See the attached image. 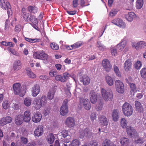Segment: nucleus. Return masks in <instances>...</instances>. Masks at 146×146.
<instances>
[{
  "mask_svg": "<svg viewBox=\"0 0 146 146\" xmlns=\"http://www.w3.org/2000/svg\"><path fill=\"white\" fill-rule=\"evenodd\" d=\"M123 112L127 117L131 116L133 113V110L132 106L127 103H125L122 106Z\"/></svg>",
  "mask_w": 146,
  "mask_h": 146,
  "instance_id": "7ed1b4c3",
  "label": "nucleus"
},
{
  "mask_svg": "<svg viewBox=\"0 0 146 146\" xmlns=\"http://www.w3.org/2000/svg\"><path fill=\"white\" fill-rule=\"evenodd\" d=\"M136 15L133 12H130L128 14L125 15V17L126 19L129 21L131 22L133 20L136 18Z\"/></svg>",
  "mask_w": 146,
  "mask_h": 146,
  "instance_id": "6ab92c4d",
  "label": "nucleus"
},
{
  "mask_svg": "<svg viewBox=\"0 0 146 146\" xmlns=\"http://www.w3.org/2000/svg\"><path fill=\"white\" fill-rule=\"evenodd\" d=\"M130 88V93L132 96H133L137 92V89L136 87L135 84L133 83H129Z\"/></svg>",
  "mask_w": 146,
  "mask_h": 146,
  "instance_id": "aec40b11",
  "label": "nucleus"
},
{
  "mask_svg": "<svg viewBox=\"0 0 146 146\" xmlns=\"http://www.w3.org/2000/svg\"><path fill=\"white\" fill-rule=\"evenodd\" d=\"M62 77L63 76H62L61 75H56L55 76V79L58 81H60L62 82H64L62 80Z\"/></svg>",
  "mask_w": 146,
  "mask_h": 146,
  "instance_id": "0e129e2a",
  "label": "nucleus"
},
{
  "mask_svg": "<svg viewBox=\"0 0 146 146\" xmlns=\"http://www.w3.org/2000/svg\"><path fill=\"white\" fill-rule=\"evenodd\" d=\"M121 125L123 128H125L127 125V122L124 118H122L121 119Z\"/></svg>",
  "mask_w": 146,
  "mask_h": 146,
  "instance_id": "37998d69",
  "label": "nucleus"
},
{
  "mask_svg": "<svg viewBox=\"0 0 146 146\" xmlns=\"http://www.w3.org/2000/svg\"><path fill=\"white\" fill-rule=\"evenodd\" d=\"M0 6L3 9H7V13L9 17L12 15V11L11 9V6L8 2H5L4 0H0Z\"/></svg>",
  "mask_w": 146,
  "mask_h": 146,
  "instance_id": "20e7f679",
  "label": "nucleus"
},
{
  "mask_svg": "<svg viewBox=\"0 0 146 146\" xmlns=\"http://www.w3.org/2000/svg\"><path fill=\"white\" fill-rule=\"evenodd\" d=\"M78 0H73V7L74 8L77 7L78 5Z\"/></svg>",
  "mask_w": 146,
  "mask_h": 146,
  "instance_id": "774afa93",
  "label": "nucleus"
},
{
  "mask_svg": "<svg viewBox=\"0 0 146 146\" xmlns=\"http://www.w3.org/2000/svg\"><path fill=\"white\" fill-rule=\"evenodd\" d=\"M65 123L66 125L70 128L74 127L75 125L74 120L71 117H68L66 120Z\"/></svg>",
  "mask_w": 146,
  "mask_h": 146,
  "instance_id": "ddd939ff",
  "label": "nucleus"
},
{
  "mask_svg": "<svg viewBox=\"0 0 146 146\" xmlns=\"http://www.w3.org/2000/svg\"><path fill=\"white\" fill-rule=\"evenodd\" d=\"M80 143L77 139L73 140L70 143V146H79Z\"/></svg>",
  "mask_w": 146,
  "mask_h": 146,
  "instance_id": "a19ab883",
  "label": "nucleus"
},
{
  "mask_svg": "<svg viewBox=\"0 0 146 146\" xmlns=\"http://www.w3.org/2000/svg\"><path fill=\"white\" fill-rule=\"evenodd\" d=\"M101 92L103 98L105 100L110 101L112 99L113 95L112 92L111 90L106 91L105 89L102 88Z\"/></svg>",
  "mask_w": 146,
  "mask_h": 146,
  "instance_id": "39448f33",
  "label": "nucleus"
},
{
  "mask_svg": "<svg viewBox=\"0 0 146 146\" xmlns=\"http://www.w3.org/2000/svg\"><path fill=\"white\" fill-rule=\"evenodd\" d=\"M21 27L20 25H16L15 29V31L17 33L21 31Z\"/></svg>",
  "mask_w": 146,
  "mask_h": 146,
  "instance_id": "338daca9",
  "label": "nucleus"
},
{
  "mask_svg": "<svg viewBox=\"0 0 146 146\" xmlns=\"http://www.w3.org/2000/svg\"><path fill=\"white\" fill-rule=\"evenodd\" d=\"M49 75L51 77H55L57 75V72L56 71L51 70L49 73Z\"/></svg>",
  "mask_w": 146,
  "mask_h": 146,
  "instance_id": "052dcab7",
  "label": "nucleus"
},
{
  "mask_svg": "<svg viewBox=\"0 0 146 146\" xmlns=\"http://www.w3.org/2000/svg\"><path fill=\"white\" fill-rule=\"evenodd\" d=\"M27 73L28 76L31 78H34L36 77V75L32 72L31 70H27Z\"/></svg>",
  "mask_w": 146,
  "mask_h": 146,
  "instance_id": "ea45409f",
  "label": "nucleus"
},
{
  "mask_svg": "<svg viewBox=\"0 0 146 146\" xmlns=\"http://www.w3.org/2000/svg\"><path fill=\"white\" fill-rule=\"evenodd\" d=\"M61 135L63 137L65 138L68 135V130H63L61 132Z\"/></svg>",
  "mask_w": 146,
  "mask_h": 146,
  "instance_id": "864d4df0",
  "label": "nucleus"
},
{
  "mask_svg": "<svg viewBox=\"0 0 146 146\" xmlns=\"http://www.w3.org/2000/svg\"><path fill=\"white\" fill-rule=\"evenodd\" d=\"M80 81L82 82L84 85H87L89 84L90 81L89 77L86 75H84L81 76L80 78Z\"/></svg>",
  "mask_w": 146,
  "mask_h": 146,
  "instance_id": "4468645a",
  "label": "nucleus"
},
{
  "mask_svg": "<svg viewBox=\"0 0 146 146\" xmlns=\"http://www.w3.org/2000/svg\"><path fill=\"white\" fill-rule=\"evenodd\" d=\"M2 106L5 109H7L9 106V102L7 100L4 101L3 103Z\"/></svg>",
  "mask_w": 146,
  "mask_h": 146,
  "instance_id": "49530a36",
  "label": "nucleus"
},
{
  "mask_svg": "<svg viewBox=\"0 0 146 146\" xmlns=\"http://www.w3.org/2000/svg\"><path fill=\"white\" fill-rule=\"evenodd\" d=\"M112 117L113 120L115 121H117L118 120V112L117 110H114L113 112Z\"/></svg>",
  "mask_w": 146,
  "mask_h": 146,
  "instance_id": "c9c22d12",
  "label": "nucleus"
},
{
  "mask_svg": "<svg viewBox=\"0 0 146 146\" xmlns=\"http://www.w3.org/2000/svg\"><path fill=\"white\" fill-rule=\"evenodd\" d=\"M68 100L67 99L65 100L63 102L62 105L60 108V114L64 116L66 115L68 112Z\"/></svg>",
  "mask_w": 146,
  "mask_h": 146,
  "instance_id": "423d86ee",
  "label": "nucleus"
},
{
  "mask_svg": "<svg viewBox=\"0 0 146 146\" xmlns=\"http://www.w3.org/2000/svg\"><path fill=\"white\" fill-rule=\"evenodd\" d=\"M34 56L36 59L41 60H46L48 58L47 55L43 51L35 52Z\"/></svg>",
  "mask_w": 146,
  "mask_h": 146,
  "instance_id": "0eeeda50",
  "label": "nucleus"
},
{
  "mask_svg": "<svg viewBox=\"0 0 146 146\" xmlns=\"http://www.w3.org/2000/svg\"><path fill=\"white\" fill-rule=\"evenodd\" d=\"M7 50L10 52L12 54L16 56L17 55V52L16 51L14 48H7Z\"/></svg>",
  "mask_w": 146,
  "mask_h": 146,
  "instance_id": "4d7b16f0",
  "label": "nucleus"
},
{
  "mask_svg": "<svg viewBox=\"0 0 146 146\" xmlns=\"http://www.w3.org/2000/svg\"><path fill=\"white\" fill-rule=\"evenodd\" d=\"M23 121L26 122H29L31 120V112L29 110L25 111L24 113Z\"/></svg>",
  "mask_w": 146,
  "mask_h": 146,
  "instance_id": "f3484780",
  "label": "nucleus"
},
{
  "mask_svg": "<svg viewBox=\"0 0 146 146\" xmlns=\"http://www.w3.org/2000/svg\"><path fill=\"white\" fill-rule=\"evenodd\" d=\"M55 93V91L53 89H50L47 94V98L49 100H52L54 97Z\"/></svg>",
  "mask_w": 146,
  "mask_h": 146,
  "instance_id": "393cba45",
  "label": "nucleus"
},
{
  "mask_svg": "<svg viewBox=\"0 0 146 146\" xmlns=\"http://www.w3.org/2000/svg\"><path fill=\"white\" fill-rule=\"evenodd\" d=\"M83 42L82 41H79L74 43L72 45L74 48H76L80 47L83 45Z\"/></svg>",
  "mask_w": 146,
  "mask_h": 146,
  "instance_id": "a18cd8bd",
  "label": "nucleus"
},
{
  "mask_svg": "<svg viewBox=\"0 0 146 146\" xmlns=\"http://www.w3.org/2000/svg\"><path fill=\"white\" fill-rule=\"evenodd\" d=\"M12 120V118L9 116L3 117L0 120V125L4 126L7 123H10Z\"/></svg>",
  "mask_w": 146,
  "mask_h": 146,
  "instance_id": "f8f14e48",
  "label": "nucleus"
},
{
  "mask_svg": "<svg viewBox=\"0 0 146 146\" xmlns=\"http://www.w3.org/2000/svg\"><path fill=\"white\" fill-rule=\"evenodd\" d=\"M106 80L109 85L111 86L113 85V80L111 76H107L106 77Z\"/></svg>",
  "mask_w": 146,
  "mask_h": 146,
  "instance_id": "473e14b6",
  "label": "nucleus"
},
{
  "mask_svg": "<svg viewBox=\"0 0 146 146\" xmlns=\"http://www.w3.org/2000/svg\"><path fill=\"white\" fill-rule=\"evenodd\" d=\"M126 131L129 135L132 136L135 134L136 133L133 128L130 126H128L127 127Z\"/></svg>",
  "mask_w": 146,
  "mask_h": 146,
  "instance_id": "b1692460",
  "label": "nucleus"
},
{
  "mask_svg": "<svg viewBox=\"0 0 146 146\" xmlns=\"http://www.w3.org/2000/svg\"><path fill=\"white\" fill-rule=\"evenodd\" d=\"M50 46L51 48L53 50H56L59 49L58 45L55 42L51 43Z\"/></svg>",
  "mask_w": 146,
  "mask_h": 146,
  "instance_id": "79ce46f5",
  "label": "nucleus"
},
{
  "mask_svg": "<svg viewBox=\"0 0 146 146\" xmlns=\"http://www.w3.org/2000/svg\"><path fill=\"white\" fill-rule=\"evenodd\" d=\"M88 146H98V143L95 140H92L90 142Z\"/></svg>",
  "mask_w": 146,
  "mask_h": 146,
  "instance_id": "6e6d98bb",
  "label": "nucleus"
},
{
  "mask_svg": "<svg viewBox=\"0 0 146 146\" xmlns=\"http://www.w3.org/2000/svg\"><path fill=\"white\" fill-rule=\"evenodd\" d=\"M79 101L81 104H82L83 106L85 105L90 102L87 98L84 99L83 98H80L79 99Z\"/></svg>",
  "mask_w": 146,
  "mask_h": 146,
  "instance_id": "58836bf2",
  "label": "nucleus"
},
{
  "mask_svg": "<svg viewBox=\"0 0 146 146\" xmlns=\"http://www.w3.org/2000/svg\"><path fill=\"white\" fill-rule=\"evenodd\" d=\"M120 143L122 146H129V139L126 138H123L121 139Z\"/></svg>",
  "mask_w": 146,
  "mask_h": 146,
  "instance_id": "bb28decb",
  "label": "nucleus"
},
{
  "mask_svg": "<svg viewBox=\"0 0 146 146\" xmlns=\"http://www.w3.org/2000/svg\"><path fill=\"white\" fill-rule=\"evenodd\" d=\"M47 103L46 96L44 95H42L40 99L38 97L36 98L33 101V105L34 108L38 110H39L42 107L45 106Z\"/></svg>",
  "mask_w": 146,
  "mask_h": 146,
  "instance_id": "f257e3e1",
  "label": "nucleus"
},
{
  "mask_svg": "<svg viewBox=\"0 0 146 146\" xmlns=\"http://www.w3.org/2000/svg\"><path fill=\"white\" fill-rule=\"evenodd\" d=\"M43 133V126H39L36 129L34 132V133L36 136L39 137Z\"/></svg>",
  "mask_w": 146,
  "mask_h": 146,
  "instance_id": "a211bd4d",
  "label": "nucleus"
},
{
  "mask_svg": "<svg viewBox=\"0 0 146 146\" xmlns=\"http://www.w3.org/2000/svg\"><path fill=\"white\" fill-rule=\"evenodd\" d=\"M85 134L86 133L84 132V130H80L79 131V134L81 138H83Z\"/></svg>",
  "mask_w": 146,
  "mask_h": 146,
  "instance_id": "680f3d73",
  "label": "nucleus"
},
{
  "mask_svg": "<svg viewBox=\"0 0 146 146\" xmlns=\"http://www.w3.org/2000/svg\"><path fill=\"white\" fill-rule=\"evenodd\" d=\"M28 10L31 13H36L38 11L37 8L35 6H30L28 7Z\"/></svg>",
  "mask_w": 146,
  "mask_h": 146,
  "instance_id": "c756f323",
  "label": "nucleus"
},
{
  "mask_svg": "<svg viewBox=\"0 0 146 146\" xmlns=\"http://www.w3.org/2000/svg\"><path fill=\"white\" fill-rule=\"evenodd\" d=\"M48 141L50 144L52 143L54 140V137L52 134H50L47 138Z\"/></svg>",
  "mask_w": 146,
  "mask_h": 146,
  "instance_id": "e433bc0d",
  "label": "nucleus"
},
{
  "mask_svg": "<svg viewBox=\"0 0 146 146\" xmlns=\"http://www.w3.org/2000/svg\"><path fill=\"white\" fill-rule=\"evenodd\" d=\"M124 91V85L121 82L119 81V93L123 94Z\"/></svg>",
  "mask_w": 146,
  "mask_h": 146,
  "instance_id": "c03bdc74",
  "label": "nucleus"
},
{
  "mask_svg": "<svg viewBox=\"0 0 146 146\" xmlns=\"http://www.w3.org/2000/svg\"><path fill=\"white\" fill-rule=\"evenodd\" d=\"M9 21L8 19H7L5 23V28L4 30L5 32H6L9 30Z\"/></svg>",
  "mask_w": 146,
  "mask_h": 146,
  "instance_id": "3c124183",
  "label": "nucleus"
},
{
  "mask_svg": "<svg viewBox=\"0 0 146 146\" xmlns=\"http://www.w3.org/2000/svg\"><path fill=\"white\" fill-rule=\"evenodd\" d=\"M146 141L144 137L139 138L134 141V143L136 145H140L142 144Z\"/></svg>",
  "mask_w": 146,
  "mask_h": 146,
  "instance_id": "c85d7f7f",
  "label": "nucleus"
},
{
  "mask_svg": "<svg viewBox=\"0 0 146 146\" xmlns=\"http://www.w3.org/2000/svg\"><path fill=\"white\" fill-rule=\"evenodd\" d=\"M63 77H62V81L63 82H65L67 80L68 78L70 77L73 78L74 80L75 81V78L69 74L67 72H65L63 74Z\"/></svg>",
  "mask_w": 146,
  "mask_h": 146,
  "instance_id": "cd10ccee",
  "label": "nucleus"
},
{
  "mask_svg": "<svg viewBox=\"0 0 146 146\" xmlns=\"http://www.w3.org/2000/svg\"><path fill=\"white\" fill-rule=\"evenodd\" d=\"M102 107L103 104L102 103H100L96 105V109L98 111L100 110H102Z\"/></svg>",
  "mask_w": 146,
  "mask_h": 146,
  "instance_id": "e2e57ef3",
  "label": "nucleus"
},
{
  "mask_svg": "<svg viewBox=\"0 0 146 146\" xmlns=\"http://www.w3.org/2000/svg\"><path fill=\"white\" fill-rule=\"evenodd\" d=\"M84 131L86 133V136H90L91 133L90 130L88 128H86L84 130Z\"/></svg>",
  "mask_w": 146,
  "mask_h": 146,
  "instance_id": "bf43d9fd",
  "label": "nucleus"
},
{
  "mask_svg": "<svg viewBox=\"0 0 146 146\" xmlns=\"http://www.w3.org/2000/svg\"><path fill=\"white\" fill-rule=\"evenodd\" d=\"M102 65L105 70L107 72H109L111 69L112 66L110 61L106 59H104L103 60Z\"/></svg>",
  "mask_w": 146,
  "mask_h": 146,
  "instance_id": "6e6552de",
  "label": "nucleus"
},
{
  "mask_svg": "<svg viewBox=\"0 0 146 146\" xmlns=\"http://www.w3.org/2000/svg\"><path fill=\"white\" fill-rule=\"evenodd\" d=\"M20 83H16L13 85V88L15 94L19 95L21 97H23L26 92V86H25L24 89H22Z\"/></svg>",
  "mask_w": 146,
  "mask_h": 146,
  "instance_id": "f03ea898",
  "label": "nucleus"
},
{
  "mask_svg": "<svg viewBox=\"0 0 146 146\" xmlns=\"http://www.w3.org/2000/svg\"><path fill=\"white\" fill-rule=\"evenodd\" d=\"M132 63L130 60H127L125 62L123 65L124 68L125 70L128 71L131 69Z\"/></svg>",
  "mask_w": 146,
  "mask_h": 146,
  "instance_id": "dca6fc26",
  "label": "nucleus"
},
{
  "mask_svg": "<svg viewBox=\"0 0 146 146\" xmlns=\"http://www.w3.org/2000/svg\"><path fill=\"white\" fill-rule=\"evenodd\" d=\"M31 98L30 97H27L24 100V103L26 106L29 107L31 105Z\"/></svg>",
  "mask_w": 146,
  "mask_h": 146,
  "instance_id": "2f4dec72",
  "label": "nucleus"
},
{
  "mask_svg": "<svg viewBox=\"0 0 146 146\" xmlns=\"http://www.w3.org/2000/svg\"><path fill=\"white\" fill-rule=\"evenodd\" d=\"M21 63L19 60H16L14 62L13 67L14 70H18L21 69Z\"/></svg>",
  "mask_w": 146,
  "mask_h": 146,
  "instance_id": "412c9836",
  "label": "nucleus"
},
{
  "mask_svg": "<svg viewBox=\"0 0 146 146\" xmlns=\"http://www.w3.org/2000/svg\"><path fill=\"white\" fill-rule=\"evenodd\" d=\"M100 124L104 126H107L108 124V122L106 117L102 115L99 118Z\"/></svg>",
  "mask_w": 146,
  "mask_h": 146,
  "instance_id": "4be33fe9",
  "label": "nucleus"
},
{
  "mask_svg": "<svg viewBox=\"0 0 146 146\" xmlns=\"http://www.w3.org/2000/svg\"><path fill=\"white\" fill-rule=\"evenodd\" d=\"M42 118V115L39 112H36L34 113L32 117V120L35 123H37L40 121Z\"/></svg>",
  "mask_w": 146,
  "mask_h": 146,
  "instance_id": "9b49d317",
  "label": "nucleus"
},
{
  "mask_svg": "<svg viewBox=\"0 0 146 146\" xmlns=\"http://www.w3.org/2000/svg\"><path fill=\"white\" fill-rule=\"evenodd\" d=\"M132 46L135 47L137 50L140 48H144L146 47V42L143 41H140L137 43L132 42Z\"/></svg>",
  "mask_w": 146,
  "mask_h": 146,
  "instance_id": "1a4fd4ad",
  "label": "nucleus"
},
{
  "mask_svg": "<svg viewBox=\"0 0 146 146\" xmlns=\"http://www.w3.org/2000/svg\"><path fill=\"white\" fill-rule=\"evenodd\" d=\"M126 43V40H122L120 43V44L119 45V48H120L121 50L123 49L125 46Z\"/></svg>",
  "mask_w": 146,
  "mask_h": 146,
  "instance_id": "5fc2aeb1",
  "label": "nucleus"
},
{
  "mask_svg": "<svg viewBox=\"0 0 146 146\" xmlns=\"http://www.w3.org/2000/svg\"><path fill=\"white\" fill-rule=\"evenodd\" d=\"M143 4V0H137L136 2V7L137 9H140L142 7Z\"/></svg>",
  "mask_w": 146,
  "mask_h": 146,
  "instance_id": "72a5a7b5",
  "label": "nucleus"
},
{
  "mask_svg": "<svg viewBox=\"0 0 146 146\" xmlns=\"http://www.w3.org/2000/svg\"><path fill=\"white\" fill-rule=\"evenodd\" d=\"M118 9H113L111 10L109 13L110 16L113 17L115 16L118 12Z\"/></svg>",
  "mask_w": 146,
  "mask_h": 146,
  "instance_id": "8fccbe9b",
  "label": "nucleus"
},
{
  "mask_svg": "<svg viewBox=\"0 0 146 146\" xmlns=\"http://www.w3.org/2000/svg\"><path fill=\"white\" fill-rule=\"evenodd\" d=\"M23 122V117L21 115L16 116L15 117V122L17 125H20Z\"/></svg>",
  "mask_w": 146,
  "mask_h": 146,
  "instance_id": "5701e85b",
  "label": "nucleus"
},
{
  "mask_svg": "<svg viewBox=\"0 0 146 146\" xmlns=\"http://www.w3.org/2000/svg\"><path fill=\"white\" fill-rule=\"evenodd\" d=\"M90 100L92 104L95 103L97 100V96L94 90L91 91L90 93Z\"/></svg>",
  "mask_w": 146,
  "mask_h": 146,
  "instance_id": "2eb2a0df",
  "label": "nucleus"
},
{
  "mask_svg": "<svg viewBox=\"0 0 146 146\" xmlns=\"http://www.w3.org/2000/svg\"><path fill=\"white\" fill-rule=\"evenodd\" d=\"M141 77L144 80H146V68H142L140 71Z\"/></svg>",
  "mask_w": 146,
  "mask_h": 146,
  "instance_id": "f704fd0d",
  "label": "nucleus"
},
{
  "mask_svg": "<svg viewBox=\"0 0 146 146\" xmlns=\"http://www.w3.org/2000/svg\"><path fill=\"white\" fill-rule=\"evenodd\" d=\"M40 91V85L36 84L33 86L31 89V94L34 97H35L39 94Z\"/></svg>",
  "mask_w": 146,
  "mask_h": 146,
  "instance_id": "9d476101",
  "label": "nucleus"
},
{
  "mask_svg": "<svg viewBox=\"0 0 146 146\" xmlns=\"http://www.w3.org/2000/svg\"><path fill=\"white\" fill-rule=\"evenodd\" d=\"M135 105L136 110L141 112L143 111V108L141 103L137 101L135 102Z\"/></svg>",
  "mask_w": 146,
  "mask_h": 146,
  "instance_id": "a878e982",
  "label": "nucleus"
},
{
  "mask_svg": "<svg viewBox=\"0 0 146 146\" xmlns=\"http://www.w3.org/2000/svg\"><path fill=\"white\" fill-rule=\"evenodd\" d=\"M126 24L122 20L119 19V28L124 29L125 27Z\"/></svg>",
  "mask_w": 146,
  "mask_h": 146,
  "instance_id": "603ef678",
  "label": "nucleus"
},
{
  "mask_svg": "<svg viewBox=\"0 0 146 146\" xmlns=\"http://www.w3.org/2000/svg\"><path fill=\"white\" fill-rule=\"evenodd\" d=\"M30 19H31V20L30 21L33 24L36 25L37 23V19L34 15L30 14Z\"/></svg>",
  "mask_w": 146,
  "mask_h": 146,
  "instance_id": "de8ad7c7",
  "label": "nucleus"
},
{
  "mask_svg": "<svg viewBox=\"0 0 146 146\" xmlns=\"http://www.w3.org/2000/svg\"><path fill=\"white\" fill-rule=\"evenodd\" d=\"M23 17L25 21L27 22H29L31 21L30 17H29V13L24 12L23 13Z\"/></svg>",
  "mask_w": 146,
  "mask_h": 146,
  "instance_id": "4c0bfd02",
  "label": "nucleus"
},
{
  "mask_svg": "<svg viewBox=\"0 0 146 146\" xmlns=\"http://www.w3.org/2000/svg\"><path fill=\"white\" fill-rule=\"evenodd\" d=\"M83 106L86 110H90L91 108V105L90 102H89V103H88L85 105L84 106Z\"/></svg>",
  "mask_w": 146,
  "mask_h": 146,
  "instance_id": "69168bd1",
  "label": "nucleus"
},
{
  "mask_svg": "<svg viewBox=\"0 0 146 146\" xmlns=\"http://www.w3.org/2000/svg\"><path fill=\"white\" fill-rule=\"evenodd\" d=\"M102 146H116V145L108 139H106L102 143Z\"/></svg>",
  "mask_w": 146,
  "mask_h": 146,
  "instance_id": "7c9ffc66",
  "label": "nucleus"
},
{
  "mask_svg": "<svg viewBox=\"0 0 146 146\" xmlns=\"http://www.w3.org/2000/svg\"><path fill=\"white\" fill-rule=\"evenodd\" d=\"M90 118L92 121L96 119V113L95 112L92 113L90 115Z\"/></svg>",
  "mask_w": 146,
  "mask_h": 146,
  "instance_id": "13d9d810",
  "label": "nucleus"
},
{
  "mask_svg": "<svg viewBox=\"0 0 146 146\" xmlns=\"http://www.w3.org/2000/svg\"><path fill=\"white\" fill-rule=\"evenodd\" d=\"M141 63L139 61H137L134 65L135 68L137 69H139L141 67Z\"/></svg>",
  "mask_w": 146,
  "mask_h": 146,
  "instance_id": "09e8293b",
  "label": "nucleus"
}]
</instances>
